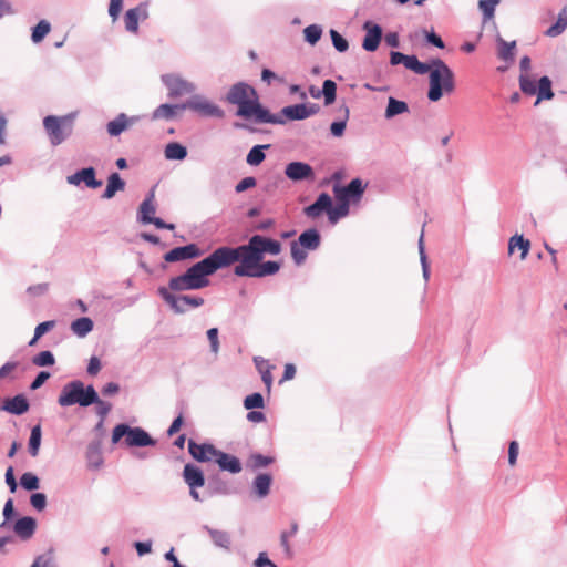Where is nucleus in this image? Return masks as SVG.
<instances>
[{
	"label": "nucleus",
	"instance_id": "obj_1",
	"mask_svg": "<svg viewBox=\"0 0 567 567\" xmlns=\"http://www.w3.org/2000/svg\"><path fill=\"white\" fill-rule=\"evenodd\" d=\"M226 101L238 106L237 116L247 120L254 118L256 123L260 124H285L281 116L271 114L259 103L256 90L245 82L231 85L226 95Z\"/></svg>",
	"mask_w": 567,
	"mask_h": 567
},
{
	"label": "nucleus",
	"instance_id": "obj_2",
	"mask_svg": "<svg viewBox=\"0 0 567 567\" xmlns=\"http://www.w3.org/2000/svg\"><path fill=\"white\" fill-rule=\"evenodd\" d=\"M225 254L229 256L230 266L237 261L248 268L256 266L266 254L277 256L281 252V244L275 239L254 235L248 243L238 247L223 246Z\"/></svg>",
	"mask_w": 567,
	"mask_h": 567
},
{
	"label": "nucleus",
	"instance_id": "obj_3",
	"mask_svg": "<svg viewBox=\"0 0 567 567\" xmlns=\"http://www.w3.org/2000/svg\"><path fill=\"white\" fill-rule=\"evenodd\" d=\"M229 256L225 254L221 247L215 249L210 255L200 261L190 266L185 274L196 290L203 289L209 285L208 276L215 274L217 270L229 267Z\"/></svg>",
	"mask_w": 567,
	"mask_h": 567
},
{
	"label": "nucleus",
	"instance_id": "obj_4",
	"mask_svg": "<svg viewBox=\"0 0 567 567\" xmlns=\"http://www.w3.org/2000/svg\"><path fill=\"white\" fill-rule=\"evenodd\" d=\"M427 64L430 65L427 99L431 102H437L444 93L450 94L454 91V73L441 59H432Z\"/></svg>",
	"mask_w": 567,
	"mask_h": 567
},
{
	"label": "nucleus",
	"instance_id": "obj_5",
	"mask_svg": "<svg viewBox=\"0 0 567 567\" xmlns=\"http://www.w3.org/2000/svg\"><path fill=\"white\" fill-rule=\"evenodd\" d=\"M97 400V392L93 385H85L81 380H73L65 383L58 398V404L62 408L80 405L87 408Z\"/></svg>",
	"mask_w": 567,
	"mask_h": 567
},
{
	"label": "nucleus",
	"instance_id": "obj_6",
	"mask_svg": "<svg viewBox=\"0 0 567 567\" xmlns=\"http://www.w3.org/2000/svg\"><path fill=\"white\" fill-rule=\"evenodd\" d=\"M76 113L63 116L48 115L43 118V127L52 146H58L66 141L73 133Z\"/></svg>",
	"mask_w": 567,
	"mask_h": 567
},
{
	"label": "nucleus",
	"instance_id": "obj_7",
	"mask_svg": "<svg viewBox=\"0 0 567 567\" xmlns=\"http://www.w3.org/2000/svg\"><path fill=\"white\" fill-rule=\"evenodd\" d=\"M182 110H189L203 117L223 118L224 110L202 94H193L188 100L181 104Z\"/></svg>",
	"mask_w": 567,
	"mask_h": 567
},
{
	"label": "nucleus",
	"instance_id": "obj_8",
	"mask_svg": "<svg viewBox=\"0 0 567 567\" xmlns=\"http://www.w3.org/2000/svg\"><path fill=\"white\" fill-rule=\"evenodd\" d=\"M519 87L526 95L537 94L536 104L543 100H551L554 92L551 90V80L548 76H542L536 85L535 81L528 74L519 75Z\"/></svg>",
	"mask_w": 567,
	"mask_h": 567
},
{
	"label": "nucleus",
	"instance_id": "obj_9",
	"mask_svg": "<svg viewBox=\"0 0 567 567\" xmlns=\"http://www.w3.org/2000/svg\"><path fill=\"white\" fill-rule=\"evenodd\" d=\"M158 295L176 313H184L189 308H198L204 305L202 297L175 295L166 287H159Z\"/></svg>",
	"mask_w": 567,
	"mask_h": 567
},
{
	"label": "nucleus",
	"instance_id": "obj_10",
	"mask_svg": "<svg viewBox=\"0 0 567 567\" xmlns=\"http://www.w3.org/2000/svg\"><path fill=\"white\" fill-rule=\"evenodd\" d=\"M161 81L166 87L169 99H177L187 94L193 95L197 90L194 82L186 80L179 73L163 74Z\"/></svg>",
	"mask_w": 567,
	"mask_h": 567
},
{
	"label": "nucleus",
	"instance_id": "obj_11",
	"mask_svg": "<svg viewBox=\"0 0 567 567\" xmlns=\"http://www.w3.org/2000/svg\"><path fill=\"white\" fill-rule=\"evenodd\" d=\"M280 269V264L277 261L268 260L265 262H257L256 266L246 267L245 264H238L234 268V274L238 277L262 278L277 274Z\"/></svg>",
	"mask_w": 567,
	"mask_h": 567
},
{
	"label": "nucleus",
	"instance_id": "obj_12",
	"mask_svg": "<svg viewBox=\"0 0 567 567\" xmlns=\"http://www.w3.org/2000/svg\"><path fill=\"white\" fill-rule=\"evenodd\" d=\"M285 175L293 183L313 182L316 178L312 166L299 161L288 163L285 167Z\"/></svg>",
	"mask_w": 567,
	"mask_h": 567
},
{
	"label": "nucleus",
	"instance_id": "obj_13",
	"mask_svg": "<svg viewBox=\"0 0 567 567\" xmlns=\"http://www.w3.org/2000/svg\"><path fill=\"white\" fill-rule=\"evenodd\" d=\"M364 193V186L360 178H353L347 186L334 185L333 194L338 202L349 204L350 199L359 200Z\"/></svg>",
	"mask_w": 567,
	"mask_h": 567
},
{
	"label": "nucleus",
	"instance_id": "obj_14",
	"mask_svg": "<svg viewBox=\"0 0 567 567\" xmlns=\"http://www.w3.org/2000/svg\"><path fill=\"white\" fill-rule=\"evenodd\" d=\"M390 63L391 65H399L402 63L406 69L420 75L426 74L430 71V65L419 61L415 55H406L399 51H391Z\"/></svg>",
	"mask_w": 567,
	"mask_h": 567
},
{
	"label": "nucleus",
	"instance_id": "obj_15",
	"mask_svg": "<svg viewBox=\"0 0 567 567\" xmlns=\"http://www.w3.org/2000/svg\"><path fill=\"white\" fill-rule=\"evenodd\" d=\"M203 255V251L196 244H188L181 247H175L164 255V260L167 262H176L182 260L195 259Z\"/></svg>",
	"mask_w": 567,
	"mask_h": 567
},
{
	"label": "nucleus",
	"instance_id": "obj_16",
	"mask_svg": "<svg viewBox=\"0 0 567 567\" xmlns=\"http://www.w3.org/2000/svg\"><path fill=\"white\" fill-rule=\"evenodd\" d=\"M219 450H217L213 444L210 443H202L198 444L194 440L188 441V452L192 455L194 460L197 462H210L215 461V457L217 456Z\"/></svg>",
	"mask_w": 567,
	"mask_h": 567
},
{
	"label": "nucleus",
	"instance_id": "obj_17",
	"mask_svg": "<svg viewBox=\"0 0 567 567\" xmlns=\"http://www.w3.org/2000/svg\"><path fill=\"white\" fill-rule=\"evenodd\" d=\"M362 28L365 31L362 48L368 52H374L382 39V28L372 21H365Z\"/></svg>",
	"mask_w": 567,
	"mask_h": 567
},
{
	"label": "nucleus",
	"instance_id": "obj_18",
	"mask_svg": "<svg viewBox=\"0 0 567 567\" xmlns=\"http://www.w3.org/2000/svg\"><path fill=\"white\" fill-rule=\"evenodd\" d=\"M148 18V10L146 3H141L135 8L128 9L124 16L125 29L127 32L137 33L138 21Z\"/></svg>",
	"mask_w": 567,
	"mask_h": 567
},
{
	"label": "nucleus",
	"instance_id": "obj_19",
	"mask_svg": "<svg viewBox=\"0 0 567 567\" xmlns=\"http://www.w3.org/2000/svg\"><path fill=\"white\" fill-rule=\"evenodd\" d=\"M127 446L144 447L154 446L156 441L142 427L128 426L127 437L125 439Z\"/></svg>",
	"mask_w": 567,
	"mask_h": 567
},
{
	"label": "nucleus",
	"instance_id": "obj_20",
	"mask_svg": "<svg viewBox=\"0 0 567 567\" xmlns=\"http://www.w3.org/2000/svg\"><path fill=\"white\" fill-rule=\"evenodd\" d=\"M13 532L21 540L30 539L37 529V520L31 516H24L16 520Z\"/></svg>",
	"mask_w": 567,
	"mask_h": 567
},
{
	"label": "nucleus",
	"instance_id": "obj_21",
	"mask_svg": "<svg viewBox=\"0 0 567 567\" xmlns=\"http://www.w3.org/2000/svg\"><path fill=\"white\" fill-rule=\"evenodd\" d=\"M155 212V193L152 189L140 205L137 212V220L144 225L151 224V219L153 218Z\"/></svg>",
	"mask_w": 567,
	"mask_h": 567
},
{
	"label": "nucleus",
	"instance_id": "obj_22",
	"mask_svg": "<svg viewBox=\"0 0 567 567\" xmlns=\"http://www.w3.org/2000/svg\"><path fill=\"white\" fill-rule=\"evenodd\" d=\"M331 197L327 193H321L315 203L307 206L305 208V214L309 218H317L319 217L323 212L328 214L329 208H331Z\"/></svg>",
	"mask_w": 567,
	"mask_h": 567
},
{
	"label": "nucleus",
	"instance_id": "obj_23",
	"mask_svg": "<svg viewBox=\"0 0 567 567\" xmlns=\"http://www.w3.org/2000/svg\"><path fill=\"white\" fill-rule=\"evenodd\" d=\"M183 478L188 487H203L205 484L203 471L192 463H187L184 466Z\"/></svg>",
	"mask_w": 567,
	"mask_h": 567
},
{
	"label": "nucleus",
	"instance_id": "obj_24",
	"mask_svg": "<svg viewBox=\"0 0 567 567\" xmlns=\"http://www.w3.org/2000/svg\"><path fill=\"white\" fill-rule=\"evenodd\" d=\"M215 462L218 464L221 471H227L231 474H237L243 470L239 458H237L234 455L227 454L220 450L218 451L217 456L215 457Z\"/></svg>",
	"mask_w": 567,
	"mask_h": 567
},
{
	"label": "nucleus",
	"instance_id": "obj_25",
	"mask_svg": "<svg viewBox=\"0 0 567 567\" xmlns=\"http://www.w3.org/2000/svg\"><path fill=\"white\" fill-rule=\"evenodd\" d=\"M30 408L29 401L23 394H17L13 398L7 399L2 405V410L14 414L21 415L25 413Z\"/></svg>",
	"mask_w": 567,
	"mask_h": 567
},
{
	"label": "nucleus",
	"instance_id": "obj_26",
	"mask_svg": "<svg viewBox=\"0 0 567 567\" xmlns=\"http://www.w3.org/2000/svg\"><path fill=\"white\" fill-rule=\"evenodd\" d=\"M203 529L209 535L213 544L216 547L223 548L225 550H230L231 537L228 532L215 529L207 525L203 526Z\"/></svg>",
	"mask_w": 567,
	"mask_h": 567
},
{
	"label": "nucleus",
	"instance_id": "obj_27",
	"mask_svg": "<svg viewBox=\"0 0 567 567\" xmlns=\"http://www.w3.org/2000/svg\"><path fill=\"white\" fill-rule=\"evenodd\" d=\"M320 240L319 231L310 228L300 234L297 243L307 250H316L320 246Z\"/></svg>",
	"mask_w": 567,
	"mask_h": 567
},
{
	"label": "nucleus",
	"instance_id": "obj_28",
	"mask_svg": "<svg viewBox=\"0 0 567 567\" xmlns=\"http://www.w3.org/2000/svg\"><path fill=\"white\" fill-rule=\"evenodd\" d=\"M278 115L281 116L285 120V122L287 120L302 121V120L308 118L307 117V109H306L305 103L285 106L281 110L280 114H278Z\"/></svg>",
	"mask_w": 567,
	"mask_h": 567
},
{
	"label": "nucleus",
	"instance_id": "obj_29",
	"mask_svg": "<svg viewBox=\"0 0 567 567\" xmlns=\"http://www.w3.org/2000/svg\"><path fill=\"white\" fill-rule=\"evenodd\" d=\"M272 477L270 474L261 473L258 474L252 482V489L258 498H265L271 486Z\"/></svg>",
	"mask_w": 567,
	"mask_h": 567
},
{
	"label": "nucleus",
	"instance_id": "obj_30",
	"mask_svg": "<svg viewBox=\"0 0 567 567\" xmlns=\"http://www.w3.org/2000/svg\"><path fill=\"white\" fill-rule=\"evenodd\" d=\"M125 188V182L122 179L118 173H111L107 177V185L102 195L104 199H111L115 194Z\"/></svg>",
	"mask_w": 567,
	"mask_h": 567
},
{
	"label": "nucleus",
	"instance_id": "obj_31",
	"mask_svg": "<svg viewBox=\"0 0 567 567\" xmlns=\"http://www.w3.org/2000/svg\"><path fill=\"white\" fill-rule=\"evenodd\" d=\"M497 55L505 62H512L515 58L516 41L507 42L502 37L496 38Z\"/></svg>",
	"mask_w": 567,
	"mask_h": 567
},
{
	"label": "nucleus",
	"instance_id": "obj_32",
	"mask_svg": "<svg viewBox=\"0 0 567 567\" xmlns=\"http://www.w3.org/2000/svg\"><path fill=\"white\" fill-rule=\"evenodd\" d=\"M177 110L181 109V104H161L152 113V120H172L176 116Z\"/></svg>",
	"mask_w": 567,
	"mask_h": 567
},
{
	"label": "nucleus",
	"instance_id": "obj_33",
	"mask_svg": "<svg viewBox=\"0 0 567 567\" xmlns=\"http://www.w3.org/2000/svg\"><path fill=\"white\" fill-rule=\"evenodd\" d=\"M520 250V259L524 260L529 251L530 243L528 239H525L523 235H514L511 237L508 243V251L513 254L515 249Z\"/></svg>",
	"mask_w": 567,
	"mask_h": 567
},
{
	"label": "nucleus",
	"instance_id": "obj_34",
	"mask_svg": "<svg viewBox=\"0 0 567 567\" xmlns=\"http://www.w3.org/2000/svg\"><path fill=\"white\" fill-rule=\"evenodd\" d=\"M567 29V6L559 12L556 22L550 25L546 31L545 35L556 38L560 35Z\"/></svg>",
	"mask_w": 567,
	"mask_h": 567
},
{
	"label": "nucleus",
	"instance_id": "obj_35",
	"mask_svg": "<svg viewBox=\"0 0 567 567\" xmlns=\"http://www.w3.org/2000/svg\"><path fill=\"white\" fill-rule=\"evenodd\" d=\"M164 154L166 159L183 161L187 156V148L181 143L172 142L165 146Z\"/></svg>",
	"mask_w": 567,
	"mask_h": 567
},
{
	"label": "nucleus",
	"instance_id": "obj_36",
	"mask_svg": "<svg viewBox=\"0 0 567 567\" xmlns=\"http://www.w3.org/2000/svg\"><path fill=\"white\" fill-rule=\"evenodd\" d=\"M167 289L171 292L172 291L196 290L185 272L179 275V276L171 278L169 281H168V288Z\"/></svg>",
	"mask_w": 567,
	"mask_h": 567
},
{
	"label": "nucleus",
	"instance_id": "obj_37",
	"mask_svg": "<svg viewBox=\"0 0 567 567\" xmlns=\"http://www.w3.org/2000/svg\"><path fill=\"white\" fill-rule=\"evenodd\" d=\"M93 321L90 318L81 317L71 323V330L78 337L84 338L93 330Z\"/></svg>",
	"mask_w": 567,
	"mask_h": 567
},
{
	"label": "nucleus",
	"instance_id": "obj_38",
	"mask_svg": "<svg viewBox=\"0 0 567 567\" xmlns=\"http://www.w3.org/2000/svg\"><path fill=\"white\" fill-rule=\"evenodd\" d=\"M408 111L409 106L404 101H400L394 97H389L384 116L385 118H392Z\"/></svg>",
	"mask_w": 567,
	"mask_h": 567
},
{
	"label": "nucleus",
	"instance_id": "obj_39",
	"mask_svg": "<svg viewBox=\"0 0 567 567\" xmlns=\"http://www.w3.org/2000/svg\"><path fill=\"white\" fill-rule=\"evenodd\" d=\"M126 127V114L120 113L114 120L110 121L106 124V131L110 136H118L121 135Z\"/></svg>",
	"mask_w": 567,
	"mask_h": 567
},
{
	"label": "nucleus",
	"instance_id": "obj_40",
	"mask_svg": "<svg viewBox=\"0 0 567 567\" xmlns=\"http://www.w3.org/2000/svg\"><path fill=\"white\" fill-rule=\"evenodd\" d=\"M349 215V204L343 202H338L336 206L331 203V208L328 212V219L330 224H337L341 218H344Z\"/></svg>",
	"mask_w": 567,
	"mask_h": 567
},
{
	"label": "nucleus",
	"instance_id": "obj_41",
	"mask_svg": "<svg viewBox=\"0 0 567 567\" xmlns=\"http://www.w3.org/2000/svg\"><path fill=\"white\" fill-rule=\"evenodd\" d=\"M270 145H255L247 154L246 162L251 166H257L261 164L265 158V150L269 148Z\"/></svg>",
	"mask_w": 567,
	"mask_h": 567
},
{
	"label": "nucleus",
	"instance_id": "obj_42",
	"mask_svg": "<svg viewBox=\"0 0 567 567\" xmlns=\"http://www.w3.org/2000/svg\"><path fill=\"white\" fill-rule=\"evenodd\" d=\"M51 31V24L47 20H40L32 29L31 40L33 43H40Z\"/></svg>",
	"mask_w": 567,
	"mask_h": 567
},
{
	"label": "nucleus",
	"instance_id": "obj_43",
	"mask_svg": "<svg viewBox=\"0 0 567 567\" xmlns=\"http://www.w3.org/2000/svg\"><path fill=\"white\" fill-rule=\"evenodd\" d=\"M41 426L34 425L31 429L30 439H29V453L35 457L39 454L40 445H41Z\"/></svg>",
	"mask_w": 567,
	"mask_h": 567
},
{
	"label": "nucleus",
	"instance_id": "obj_44",
	"mask_svg": "<svg viewBox=\"0 0 567 567\" xmlns=\"http://www.w3.org/2000/svg\"><path fill=\"white\" fill-rule=\"evenodd\" d=\"M424 234L423 231L421 233L420 235V238H419V243H417V248H419V254H420V262H421V266H422V275H423V278L425 281H429L430 279V265H429V261H427V256L425 254V247H424Z\"/></svg>",
	"mask_w": 567,
	"mask_h": 567
},
{
	"label": "nucleus",
	"instance_id": "obj_45",
	"mask_svg": "<svg viewBox=\"0 0 567 567\" xmlns=\"http://www.w3.org/2000/svg\"><path fill=\"white\" fill-rule=\"evenodd\" d=\"M298 532V524L293 522L289 530H285L280 535V545L288 557L292 556V550L289 544V539L293 537Z\"/></svg>",
	"mask_w": 567,
	"mask_h": 567
},
{
	"label": "nucleus",
	"instance_id": "obj_46",
	"mask_svg": "<svg viewBox=\"0 0 567 567\" xmlns=\"http://www.w3.org/2000/svg\"><path fill=\"white\" fill-rule=\"evenodd\" d=\"M274 461L271 456L255 453L250 455L248 464L252 470H259L269 466Z\"/></svg>",
	"mask_w": 567,
	"mask_h": 567
},
{
	"label": "nucleus",
	"instance_id": "obj_47",
	"mask_svg": "<svg viewBox=\"0 0 567 567\" xmlns=\"http://www.w3.org/2000/svg\"><path fill=\"white\" fill-rule=\"evenodd\" d=\"M82 182L90 188H97L102 185V182L95 178V169L93 167L81 169V183Z\"/></svg>",
	"mask_w": 567,
	"mask_h": 567
},
{
	"label": "nucleus",
	"instance_id": "obj_48",
	"mask_svg": "<svg viewBox=\"0 0 567 567\" xmlns=\"http://www.w3.org/2000/svg\"><path fill=\"white\" fill-rule=\"evenodd\" d=\"M320 92L324 97V104L330 105L336 101L337 84L332 80H326Z\"/></svg>",
	"mask_w": 567,
	"mask_h": 567
},
{
	"label": "nucleus",
	"instance_id": "obj_49",
	"mask_svg": "<svg viewBox=\"0 0 567 567\" xmlns=\"http://www.w3.org/2000/svg\"><path fill=\"white\" fill-rule=\"evenodd\" d=\"M305 40L315 45L322 35V28L319 24H310L303 29Z\"/></svg>",
	"mask_w": 567,
	"mask_h": 567
},
{
	"label": "nucleus",
	"instance_id": "obj_50",
	"mask_svg": "<svg viewBox=\"0 0 567 567\" xmlns=\"http://www.w3.org/2000/svg\"><path fill=\"white\" fill-rule=\"evenodd\" d=\"M20 485L25 491H35L40 487V480L35 474L27 472L21 475Z\"/></svg>",
	"mask_w": 567,
	"mask_h": 567
},
{
	"label": "nucleus",
	"instance_id": "obj_51",
	"mask_svg": "<svg viewBox=\"0 0 567 567\" xmlns=\"http://www.w3.org/2000/svg\"><path fill=\"white\" fill-rule=\"evenodd\" d=\"M499 3V0H480L478 8L483 13V20L487 21L493 19L495 13V8Z\"/></svg>",
	"mask_w": 567,
	"mask_h": 567
},
{
	"label": "nucleus",
	"instance_id": "obj_52",
	"mask_svg": "<svg viewBox=\"0 0 567 567\" xmlns=\"http://www.w3.org/2000/svg\"><path fill=\"white\" fill-rule=\"evenodd\" d=\"M32 363L37 367H51L55 363V358L51 351L44 350L32 358Z\"/></svg>",
	"mask_w": 567,
	"mask_h": 567
},
{
	"label": "nucleus",
	"instance_id": "obj_53",
	"mask_svg": "<svg viewBox=\"0 0 567 567\" xmlns=\"http://www.w3.org/2000/svg\"><path fill=\"white\" fill-rule=\"evenodd\" d=\"M244 406L246 410L262 409L265 406L264 396L258 392L249 394L244 400Z\"/></svg>",
	"mask_w": 567,
	"mask_h": 567
},
{
	"label": "nucleus",
	"instance_id": "obj_54",
	"mask_svg": "<svg viewBox=\"0 0 567 567\" xmlns=\"http://www.w3.org/2000/svg\"><path fill=\"white\" fill-rule=\"evenodd\" d=\"M330 37L334 49L338 52H346L349 49V43L337 30H330Z\"/></svg>",
	"mask_w": 567,
	"mask_h": 567
},
{
	"label": "nucleus",
	"instance_id": "obj_55",
	"mask_svg": "<svg viewBox=\"0 0 567 567\" xmlns=\"http://www.w3.org/2000/svg\"><path fill=\"white\" fill-rule=\"evenodd\" d=\"M291 257L296 265H301L307 258L306 248H302L297 241H292L290 246Z\"/></svg>",
	"mask_w": 567,
	"mask_h": 567
},
{
	"label": "nucleus",
	"instance_id": "obj_56",
	"mask_svg": "<svg viewBox=\"0 0 567 567\" xmlns=\"http://www.w3.org/2000/svg\"><path fill=\"white\" fill-rule=\"evenodd\" d=\"M95 405V413L96 415L102 419V421H105V417L112 410V404L107 401L101 400L97 395L96 402H93Z\"/></svg>",
	"mask_w": 567,
	"mask_h": 567
},
{
	"label": "nucleus",
	"instance_id": "obj_57",
	"mask_svg": "<svg viewBox=\"0 0 567 567\" xmlns=\"http://www.w3.org/2000/svg\"><path fill=\"white\" fill-rule=\"evenodd\" d=\"M30 504L38 512L43 511L47 507V496L43 493H33L30 496Z\"/></svg>",
	"mask_w": 567,
	"mask_h": 567
},
{
	"label": "nucleus",
	"instance_id": "obj_58",
	"mask_svg": "<svg viewBox=\"0 0 567 567\" xmlns=\"http://www.w3.org/2000/svg\"><path fill=\"white\" fill-rule=\"evenodd\" d=\"M349 115V110L346 109V118L342 121H336L331 124L330 131L331 134L336 137H341L344 133L346 126H347V118Z\"/></svg>",
	"mask_w": 567,
	"mask_h": 567
},
{
	"label": "nucleus",
	"instance_id": "obj_59",
	"mask_svg": "<svg viewBox=\"0 0 567 567\" xmlns=\"http://www.w3.org/2000/svg\"><path fill=\"white\" fill-rule=\"evenodd\" d=\"M128 426L130 425L124 423L116 425L112 432V443L116 444L123 436H125L126 439L128 433Z\"/></svg>",
	"mask_w": 567,
	"mask_h": 567
},
{
	"label": "nucleus",
	"instance_id": "obj_60",
	"mask_svg": "<svg viewBox=\"0 0 567 567\" xmlns=\"http://www.w3.org/2000/svg\"><path fill=\"white\" fill-rule=\"evenodd\" d=\"M423 33L425 35V40L427 41V43H430L439 49H444L445 44H444L443 40L433 30L432 31L424 30Z\"/></svg>",
	"mask_w": 567,
	"mask_h": 567
},
{
	"label": "nucleus",
	"instance_id": "obj_61",
	"mask_svg": "<svg viewBox=\"0 0 567 567\" xmlns=\"http://www.w3.org/2000/svg\"><path fill=\"white\" fill-rule=\"evenodd\" d=\"M257 184V181L255 177L252 176H248V177H245L243 178L236 186H235V190L236 193H243L249 188H252L255 187Z\"/></svg>",
	"mask_w": 567,
	"mask_h": 567
},
{
	"label": "nucleus",
	"instance_id": "obj_62",
	"mask_svg": "<svg viewBox=\"0 0 567 567\" xmlns=\"http://www.w3.org/2000/svg\"><path fill=\"white\" fill-rule=\"evenodd\" d=\"M207 338L210 343V351L213 353H217L219 350V341H218V329L217 328H210L207 331Z\"/></svg>",
	"mask_w": 567,
	"mask_h": 567
},
{
	"label": "nucleus",
	"instance_id": "obj_63",
	"mask_svg": "<svg viewBox=\"0 0 567 567\" xmlns=\"http://www.w3.org/2000/svg\"><path fill=\"white\" fill-rule=\"evenodd\" d=\"M519 445L516 441H511L508 445V464L515 466L517 463Z\"/></svg>",
	"mask_w": 567,
	"mask_h": 567
},
{
	"label": "nucleus",
	"instance_id": "obj_64",
	"mask_svg": "<svg viewBox=\"0 0 567 567\" xmlns=\"http://www.w3.org/2000/svg\"><path fill=\"white\" fill-rule=\"evenodd\" d=\"M51 377V373L48 371H41L38 373V375L34 378V380L30 384L31 390H38L41 388L44 382Z\"/></svg>",
	"mask_w": 567,
	"mask_h": 567
}]
</instances>
